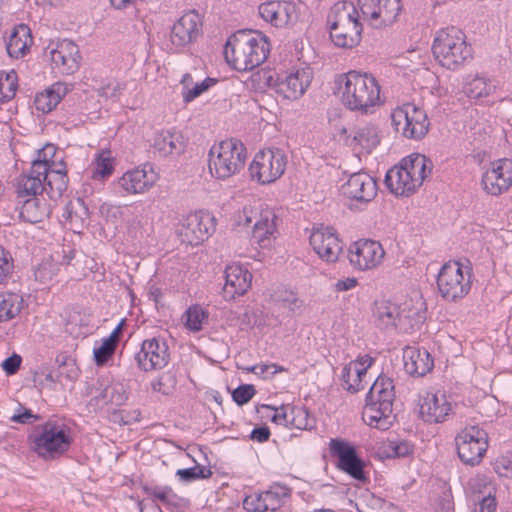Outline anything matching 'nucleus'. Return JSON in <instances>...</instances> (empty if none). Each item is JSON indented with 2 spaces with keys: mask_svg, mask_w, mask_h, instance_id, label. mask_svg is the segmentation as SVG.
<instances>
[{
  "mask_svg": "<svg viewBox=\"0 0 512 512\" xmlns=\"http://www.w3.org/2000/svg\"><path fill=\"white\" fill-rule=\"evenodd\" d=\"M270 52L265 35L254 30H239L226 43L224 56L237 71L252 70L261 65Z\"/></svg>",
  "mask_w": 512,
  "mask_h": 512,
  "instance_id": "1",
  "label": "nucleus"
},
{
  "mask_svg": "<svg viewBox=\"0 0 512 512\" xmlns=\"http://www.w3.org/2000/svg\"><path fill=\"white\" fill-rule=\"evenodd\" d=\"M28 439L31 449L44 460L60 458L73 443L70 427L56 419L35 426Z\"/></svg>",
  "mask_w": 512,
  "mask_h": 512,
  "instance_id": "2",
  "label": "nucleus"
},
{
  "mask_svg": "<svg viewBox=\"0 0 512 512\" xmlns=\"http://www.w3.org/2000/svg\"><path fill=\"white\" fill-rule=\"evenodd\" d=\"M342 78L341 100L349 110L367 114L382 103L380 85L372 75L350 71Z\"/></svg>",
  "mask_w": 512,
  "mask_h": 512,
  "instance_id": "3",
  "label": "nucleus"
},
{
  "mask_svg": "<svg viewBox=\"0 0 512 512\" xmlns=\"http://www.w3.org/2000/svg\"><path fill=\"white\" fill-rule=\"evenodd\" d=\"M394 398L393 380L386 376H379L366 395L363 420L377 429H389L394 418L392 415Z\"/></svg>",
  "mask_w": 512,
  "mask_h": 512,
  "instance_id": "4",
  "label": "nucleus"
},
{
  "mask_svg": "<svg viewBox=\"0 0 512 512\" xmlns=\"http://www.w3.org/2000/svg\"><path fill=\"white\" fill-rule=\"evenodd\" d=\"M330 37L334 44L343 48H352L361 39L362 25L359 14L352 2L335 3L328 15Z\"/></svg>",
  "mask_w": 512,
  "mask_h": 512,
  "instance_id": "5",
  "label": "nucleus"
},
{
  "mask_svg": "<svg viewBox=\"0 0 512 512\" xmlns=\"http://www.w3.org/2000/svg\"><path fill=\"white\" fill-rule=\"evenodd\" d=\"M208 156L211 175L216 179L225 180L244 168L247 150L240 140L231 138L214 144Z\"/></svg>",
  "mask_w": 512,
  "mask_h": 512,
  "instance_id": "6",
  "label": "nucleus"
},
{
  "mask_svg": "<svg viewBox=\"0 0 512 512\" xmlns=\"http://www.w3.org/2000/svg\"><path fill=\"white\" fill-rule=\"evenodd\" d=\"M432 51L441 66L450 70H455L472 56L464 33L454 26L438 32Z\"/></svg>",
  "mask_w": 512,
  "mask_h": 512,
  "instance_id": "7",
  "label": "nucleus"
},
{
  "mask_svg": "<svg viewBox=\"0 0 512 512\" xmlns=\"http://www.w3.org/2000/svg\"><path fill=\"white\" fill-rule=\"evenodd\" d=\"M276 216L269 208H264L262 204L246 206L238 217V223L245 226L253 224L252 240L260 247L265 248L270 245V237L276 230Z\"/></svg>",
  "mask_w": 512,
  "mask_h": 512,
  "instance_id": "8",
  "label": "nucleus"
},
{
  "mask_svg": "<svg viewBox=\"0 0 512 512\" xmlns=\"http://www.w3.org/2000/svg\"><path fill=\"white\" fill-rule=\"evenodd\" d=\"M391 119L395 130L408 139H422L430 126L426 112L412 103L396 108Z\"/></svg>",
  "mask_w": 512,
  "mask_h": 512,
  "instance_id": "9",
  "label": "nucleus"
},
{
  "mask_svg": "<svg viewBox=\"0 0 512 512\" xmlns=\"http://www.w3.org/2000/svg\"><path fill=\"white\" fill-rule=\"evenodd\" d=\"M287 165L286 155L280 149H265L256 153L249 166L252 180L270 184L280 178Z\"/></svg>",
  "mask_w": 512,
  "mask_h": 512,
  "instance_id": "10",
  "label": "nucleus"
},
{
  "mask_svg": "<svg viewBox=\"0 0 512 512\" xmlns=\"http://www.w3.org/2000/svg\"><path fill=\"white\" fill-rule=\"evenodd\" d=\"M440 295L447 301H457L465 297L471 289L470 274L464 275L461 265L449 261L440 269L437 277Z\"/></svg>",
  "mask_w": 512,
  "mask_h": 512,
  "instance_id": "11",
  "label": "nucleus"
},
{
  "mask_svg": "<svg viewBox=\"0 0 512 512\" xmlns=\"http://www.w3.org/2000/svg\"><path fill=\"white\" fill-rule=\"evenodd\" d=\"M460 460L470 466L478 465L488 448V435L478 426L465 427L455 438Z\"/></svg>",
  "mask_w": 512,
  "mask_h": 512,
  "instance_id": "12",
  "label": "nucleus"
},
{
  "mask_svg": "<svg viewBox=\"0 0 512 512\" xmlns=\"http://www.w3.org/2000/svg\"><path fill=\"white\" fill-rule=\"evenodd\" d=\"M481 185L483 190L491 196H499L507 192L512 186V160L502 158L489 161L482 167Z\"/></svg>",
  "mask_w": 512,
  "mask_h": 512,
  "instance_id": "13",
  "label": "nucleus"
},
{
  "mask_svg": "<svg viewBox=\"0 0 512 512\" xmlns=\"http://www.w3.org/2000/svg\"><path fill=\"white\" fill-rule=\"evenodd\" d=\"M215 229V218L207 212L188 215L176 234L181 243L197 246L207 240Z\"/></svg>",
  "mask_w": 512,
  "mask_h": 512,
  "instance_id": "14",
  "label": "nucleus"
},
{
  "mask_svg": "<svg viewBox=\"0 0 512 512\" xmlns=\"http://www.w3.org/2000/svg\"><path fill=\"white\" fill-rule=\"evenodd\" d=\"M329 449L332 456L337 457V467L352 478L365 482L364 461L358 456L355 447L342 439H331Z\"/></svg>",
  "mask_w": 512,
  "mask_h": 512,
  "instance_id": "15",
  "label": "nucleus"
},
{
  "mask_svg": "<svg viewBox=\"0 0 512 512\" xmlns=\"http://www.w3.org/2000/svg\"><path fill=\"white\" fill-rule=\"evenodd\" d=\"M96 395L88 402V408L93 411H105L110 413L111 410L125 404L128 399L127 391L120 382H108L107 380H98Z\"/></svg>",
  "mask_w": 512,
  "mask_h": 512,
  "instance_id": "16",
  "label": "nucleus"
},
{
  "mask_svg": "<svg viewBox=\"0 0 512 512\" xmlns=\"http://www.w3.org/2000/svg\"><path fill=\"white\" fill-rule=\"evenodd\" d=\"M364 20L375 28L391 24L397 18L400 0H358Z\"/></svg>",
  "mask_w": 512,
  "mask_h": 512,
  "instance_id": "17",
  "label": "nucleus"
},
{
  "mask_svg": "<svg viewBox=\"0 0 512 512\" xmlns=\"http://www.w3.org/2000/svg\"><path fill=\"white\" fill-rule=\"evenodd\" d=\"M48 169V160L36 159L28 173H22L16 181L17 199L37 197L45 192L43 175Z\"/></svg>",
  "mask_w": 512,
  "mask_h": 512,
  "instance_id": "18",
  "label": "nucleus"
},
{
  "mask_svg": "<svg viewBox=\"0 0 512 512\" xmlns=\"http://www.w3.org/2000/svg\"><path fill=\"white\" fill-rule=\"evenodd\" d=\"M202 18L195 10L182 15L172 26L170 41L176 47L195 42L202 34Z\"/></svg>",
  "mask_w": 512,
  "mask_h": 512,
  "instance_id": "19",
  "label": "nucleus"
},
{
  "mask_svg": "<svg viewBox=\"0 0 512 512\" xmlns=\"http://www.w3.org/2000/svg\"><path fill=\"white\" fill-rule=\"evenodd\" d=\"M50 55L53 68L61 74L71 75L80 68L82 56L78 45L71 40L58 42Z\"/></svg>",
  "mask_w": 512,
  "mask_h": 512,
  "instance_id": "20",
  "label": "nucleus"
},
{
  "mask_svg": "<svg viewBox=\"0 0 512 512\" xmlns=\"http://www.w3.org/2000/svg\"><path fill=\"white\" fill-rule=\"evenodd\" d=\"M158 180V173L150 163L141 168L125 172L118 180L119 186L127 194H139L149 190Z\"/></svg>",
  "mask_w": 512,
  "mask_h": 512,
  "instance_id": "21",
  "label": "nucleus"
},
{
  "mask_svg": "<svg viewBox=\"0 0 512 512\" xmlns=\"http://www.w3.org/2000/svg\"><path fill=\"white\" fill-rule=\"evenodd\" d=\"M383 256L384 250L379 242L359 240L350 248L349 261L354 267L367 270L377 266Z\"/></svg>",
  "mask_w": 512,
  "mask_h": 512,
  "instance_id": "22",
  "label": "nucleus"
},
{
  "mask_svg": "<svg viewBox=\"0 0 512 512\" xmlns=\"http://www.w3.org/2000/svg\"><path fill=\"white\" fill-rule=\"evenodd\" d=\"M310 244L319 257L326 262H335L342 251L341 242L333 228L321 227L313 230Z\"/></svg>",
  "mask_w": 512,
  "mask_h": 512,
  "instance_id": "23",
  "label": "nucleus"
},
{
  "mask_svg": "<svg viewBox=\"0 0 512 512\" xmlns=\"http://www.w3.org/2000/svg\"><path fill=\"white\" fill-rule=\"evenodd\" d=\"M259 14L271 25L282 28L293 24L298 19L296 5L288 1H269L259 6Z\"/></svg>",
  "mask_w": 512,
  "mask_h": 512,
  "instance_id": "24",
  "label": "nucleus"
},
{
  "mask_svg": "<svg viewBox=\"0 0 512 512\" xmlns=\"http://www.w3.org/2000/svg\"><path fill=\"white\" fill-rule=\"evenodd\" d=\"M342 192L350 199L359 202H370L377 194L375 179L365 172L352 174L342 186Z\"/></svg>",
  "mask_w": 512,
  "mask_h": 512,
  "instance_id": "25",
  "label": "nucleus"
},
{
  "mask_svg": "<svg viewBox=\"0 0 512 512\" xmlns=\"http://www.w3.org/2000/svg\"><path fill=\"white\" fill-rule=\"evenodd\" d=\"M375 323L380 328L399 327L405 328L410 315L404 310L400 311L399 307L390 301H379L375 303L373 312Z\"/></svg>",
  "mask_w": 512,
  "mask_h": 512,
  "instance_id": "26",
  "label": "nucleus"
},
{
  "mask_svg": "<svg viewBox=\"0 0 512 512\" xmlns=\"http://www.w3.org/2000/svg\"><path fill=\"white\" fill-rule=\"evenodd\" d=\"M252 274L243 266L232 264L225 269L224 293L234 298L245 294L251 286Z\"/></svg>",
  "mask_w": 512,
  "mask_h": 512,
  "instance_id": "27",
  "label": "nucleus"
},
{
  "mask_svg": "<svg viewBox=\"0 0 512 512\" xmlns=\"http://www.w3.org/2000/svg\"><path fill=\"white\" fill-rule=\"evenodd\" d=\"M451 409L445 394H427L420 404L419 413L424 421L439 423L446 419Z\"/></svg>",
  "mask_w": 512,
  "mask_h": 512,
  "instance_id": "28",
  "label": "nucleus"
},
{
  "mask_svg": "<svg viewBox=\"0 0 512 512\" xmlns=\"http://www.w3.org/2000/svg\"><path fill=\"white\" fill-rule=\"evenodd\" d=\"M312 81V72L309 68L297 70L289 74L280 84V91L285 98L296 100L300 98Z\"/></svg>",
  "mask_w": 512,
  "mask_h": 512,
  "instance_id": "29",
  "label": "nucleus"
},
{
  "mask_svg": "<svg viewBox=\"0 0 512 512\" xmlns=\"http://www.w3.org/2000/svg\"><path fill=\"white\" fill-rule=\"evenodd\" d=\"M403 360L405 371L412 376H424L433 368V360L427 350L407 347Z\"/></svg>",
  "mask_w": 512,
  "mask_h": 512,
  "instance_id": "30",
  "label": "nucleus"
},
{
  "mask_svg": "<svg viewBox=\"0 0 512 512\" xmlns=\"http://www.w3.org/2000/svg\"><path fill=\"white\" fill-rule=\"evenodd\" d=\"M411 177L402 165L395 166L386 173L385 184L393 194L408 196L418 188Z\"/></svg>",
  "mask_w": 512,
  "mask_h": 512,
  "instance_id": "31",
  "label": "nucleus"
},
{
  "mask_svg": "<svg viewBox=\"0 0 512 512\" xmlns=\"http://www.w3.org/2000/svg\"><path fill=\"white\" fill-rule=\"evenodd\" d=\"M19 210V217L28 223L42 222L50 214V207L38 197H30L24 199H17Z\"/></svg>",
  "mask_w": 512,
  "mask_h": 512,
  "instance_id": "32",
  "label": "nucleus"
},
{
  "mask_svg": "<svg viewBox=\"0 0 512 512\" xmlns=\"http://www.w3.org/2000/svg\"><path fill=\"white\" fill-rule=\"evenodd\" d=\"M347 143L354 149L359 147L371 152L380 143L379 129L371 123L357 126L353 131V136L347 137Z\"/></svg>",
  "mask_w": 512,
  "mask_h": 512,
  "instance_id": "33",
  "label": "nucleus"
},
{
  "mask_svg": "<svg viewBox=\"0 0 512 512\" xmlns=\"http://www.w3.org/2000/svg\"><path fill=\"white\" fill-rule=\"evenodd\" d=\"M32 43L30 28L25 24H19L14 27L6 43L7 53L12 58H21L29 51Z\"/></svg>",
  "mask_w": 512,
  "mask_h": 512,
  "instance_id": "34",
  "label": "nucleus"
},
{
  "mask_svg": "<svg viewBox=\"0 0 512 512\" xmlns=\"http://www.w3.org/2000/svg\"><path fill=\"white\" fill-rule=\"evenodd\" d=\"M62 217L71 231L80 233L89 218V210L82 198H76L66 204Z\"/></svg>",
  "mask_w": 512,
  "mask_h": 512,
  "instance_id": "35",
  "label": "nucleus"
},
{
  "mask_svg": "<svg viewBox=\"0 0 512 512\" xmlns=\"http://www.w3.org/2000/svg\"><path fill=\"white\" fill-rule=\"evenodd\" d=\"M67 92L68 87L64 83L57 82L43 92L37 93L34 99L36 110L43 114L51 112Z\"/></svg>",
  "mask_w": 512,
  "mask_h": 512,
  "instance_id": "36",
  "label": "nucleus"
},
{
  "mask_svg": "<svg viewBox=\"0 0 512 512\" xmlns=\"http://www.w3.org/2000/svg\"><path fill=\"white\" fill-rule=\"evenodd\" d=\"M159 343L156 337L146 339L142 342L140 351L135 359L139 369L144 372L155 371L160 363Z\"/></svg>",
  "mask_w": 512,
  "mask_h": 512,
  "instance_id": "37",
  "label": "nucleus"
},
{
  "mask_svg": "<svg viewBox=\"0 0 512 512\" xmlns=\"http://www.w3.org/2000/svg\"><path fill=\"white\" fill-rule=\"evenodd\" d=\"M401 165L409 172L417 187H420L424 179L431 174L432 162L422 154H412L403 159Z\"/></svg>",
  "mask_w": 512,
  "mask_h": 512,
  "instance_id": "38",
  "label": "nucleus"
},
{
  "mask_svg": "<svg viewBox=\"0 0 512 512\" xmlns=\"http://www.w3.org/2000/svg\"><path fill=\"white\" fill-rule=\"evenodd\" d=\"M114 158L110 150H101L95 155L90 165L91 178L93 180H105L114 172Z\"/></svg>",
  "mask_w": 512,
  "mask_h": 512,
  "instance_id": "39",
  "label": "nucleus"
},
{
  "mask_svg": "<svg viewBox=\"0 0 512 512\" xmlns=\"http://www.w3.org/2000/svg\"><path fill=\"white\" fill-rule=\"evenodd\" d=\"M22 296L11 293H0V322L15 318L23 308Z\"/></svg>",
  "mask_w": 512,
  "mask_h": 512,
  "instance_id": "40",
  "label": "nucleus"
},
{
  "mask_svg": "<svg viewBox=\"0 0 512 512\" xmlns=\"http://www.w3.org/2000/svg\"><path fill=\"white\" fill-rule=\"evenodd\" d=\"M44 184L48 189L45 192L50 198L61 196L62 193L67 189L68 177L61 170H50V163L48 162V169L46 174L43 175Z\"/></svg>",
  "mask_w": 512,
  "mask_h": 512,
  "instance_id": "41",
  "label": "nucleus"
},
{
  "mask_svg": "<svg viewBox=\"0 0 512 512\" xmlns=\"http://www.w3.org/2000/svg\"><path fill=\"white\" fill-rule=\"evenodd\" d=\"M184 150L185 144L180 133L167 132V135H162V156L175 158L180 156Z\"/></svg>",
  "mask_w": 512,
  "mask_h": 512,
  "instance_id": "42",
  "label": "nucleus"
},
{
  "mask_svg": "<svg viewBox=\"0 0 512 512\" xmlns=\"http://www.w3.org/2000/svg\"><path fill=\"white\" fill-rule=\"evenodd\" d=\"M18 88V76L14 70L0 71V102L10 101Z\"/></svg>",
  "mask_w": 512,
  "mask_h": 512,
  "instance_id": "43",
  "label": "nucleus"
},
{
  "mask_svg": "<svg viewBox=\"0 0 512 512\" xmlns=\"http://www.w3.org/2000/svg\"><path fill=\"white\" fill-rule=\"evenodd\" d=\"M57 364V380H62L63 378L74 381L79 376V369L76 365L74 359L70 358L66 354H59L56 357Z\"/></svg>",
  "mask_w": 512,
  "mask_h": 512,
  "instance_id": "44",
  "label": "nucleus"
},
{
  "mask_svg": "<svg viewBox=\"0 0 512 512\" xmlns=\"http://www.w3.org/2000/svg\"><path fill=\"white\" fill-rule=\"evenodd\" d=\"M263 493L267 511H275L281 506L282 500L290 496L291 490L285 485L277 484Z\"/></svg>",
  "mask_w": 512,
  "mask_h": 512,
  "instance_id": "45",
  "label": "nucleus"
},
{
  "mask_svg": "<svg viewBox=\"0 0 512 512\" xmlns=\"http://www.w3.org/2000/svg\"><path fill=\"white\" fill-rule=\"evenodd\" d=\"M412 450L413 446L405 440H388L381 447L382 454L388 458L406 457Z\"/></svg>",
  "mask_w": 512,
  "mask_h": 512,
  "instance_id": "46",
  "label": "nucleus"
},
{
  "mask_svg": "<svg viewBox=\"0 0 512 512\" xmlns=\"http://www.w3.org/2000/svg\"><path fill=\"white\" fill-rule=\"evenodd\" d=\"M289 424L300 430H309L314 426V419L310 417L307 409L293 406L290 408Z\"/></svg>",
  "mask_w": 512,
  "mask_h": 512,
  "instance_id": "47",
  "label": "nucleus"
},
{
  "mask_svg": "<svg viewBox=\"0 0 512 512\" xmlns=\"http://www.w3.org/2000/svg\"><path fill=\"white\" fill-rule=\"evenodd\" d=\"M217 80L215 78L207 77L202 81H198L194 86H191L189 90L182 92L183 100L186 103L193 101L195 98L199 97L202 93L207 91L213 85H215Z\"/></svg>",
  "mask_w": 512,
  "mask_h": 512,
  "instance_id": "48",
  "label": "nucleus"
},
{
  "mask_svg": "<svg viewBox=\"0 0 512 512\" xmlns=\"http://www.w3.org/2000/svg\"><path fill=\"white\" fill-rule=\"evenodd\" d=\"M117 346L110 342L108 339H103L99 347L93 350L94 360L98 366H102L114 355Z\"/></svg>",
  "mask_w": 512,
  "mask_h": 512,
  "instance_id": "49",
  "label": "nucleus"
},
{
  "mask_svg": "<svg viewBox=\"0 0 512 512\" xmlns=\"http://www.w3.org/2000/svg\"><path fill=\"white\" fill-rule=\"evenodd\" d=\"M177 475L181 480L190 482L197 479H206L212 475V471L204 466L196 465L187 469H179Z\"/></svg>",
  "mask_w": 512,
  "mask_h": 512,
  "instance_id": "50",
  "label": "nucleus"
},
{
  "mask_svg": "<svg viewBox=\"0 0 512 512\" xmlns=\"http://www.w3.org/2000/svg\"><path fill=\"white\" fill-rule=\"evenodd\" d=\"M494 87L483 77L474 78L468 86V95L472 98H480L490 94Z\"/></svg>",
  "mask_w": 512,
  "mask_h": 512,
  "instance_id": "51",
  "label": "nucleus"
},
{
  "mask_svg": "<svg viewBox=\"0 0 512 512\" xmlns=\"http://www.w3.org/2000/svg\"><path fill=\"white\" fill-rule=\"evenodd\" d=\"M207 318L206 313L199 307H191L186 312V326L192 331H199L203 321Z\"/></svg>",
  "mask_w": 512,
  "mask_h": 512,
  "instance_id": "52",
  "label": "nucleus"
},
{
  "mask_svg": "<svg viewBox=\"0 0 512 512\" xmlns=\"http://www.w3.org/2000/svg\"><path fill=\"white\" fill-rule=\"evenodd\" d=\"M276 300L291 311L300 310L303 306V301L300 300L294 292L288 290L276 292Z\"/></svg>",
  "mask_w": 512,
  "mask_h": 512,
  "instance_id": "53",
  "label": "nucleus"
},
{
  "mask_svg": "<svg viewBox=\"0 0 512 512\" xmlns=\"http://www.w3.org/2000/svg\"><path fill=\"white\" fill-rule=\"evenodd\" d=\"M256 390L251 384H243L238 386L232 393L233 400L240 406L248 403L255 395Z\"/></svg>",
  "mask_w": 512,
  "mask_h": 512,
  "instance_id": "54",
  "label": "nucleus"
},
{
  "mask_svg": "<svg viewBox=\"0 0 512 512\" xmlns=\"http://www.w3.org/2000/svg\"><path fill=\"white\" fill-rule=\"evenodd\" d=\"M243 507L249 512H266L267 504L264 502V493L247 496L243 501Z\"/></svg>",
  "mask_w": 512,
  "mask_h": 512,
  "instance_id": "55",
  "label": "nucleus"
},
{
  "mask_svg": "<svg viewBox=\"0 0 512 512\" xmlns=\"http://www.w3.org/2000/svg\"><path fill=\"white\" fill-rule=\"evenodd\" d=\"M40 419V415L33 414L30 409L23 407L21 404L16 410V413L10 418L12 422L20 424H32Z\"/></svg>",
  "mask_w": 512,
  "mask_h": 512,
  "instance_id": "56",
  "label": "nucleus"
},
{
  "mask_svg": "<svg viewBox=\"0 0 512 512\" xmlns=\"http://www.w3.org/2000/svg\"><path fill=\"white\" fill-rule=\"evenodd\" d=\"M13 270V259L9 251L0 246V284Z\"/></svg>",
  "mask_w": 512,
  "mask_h": 512,
  "instance_id": "57",
  "label": "nucleus"
},
{
  "mask_svg": "<svg viewBox=\"0 0 512 512\" xmlns=\"http://www.w3.org/2000/svg\"><path fill=\"white\" fill-rule=\"evenodd\" d=\"M354 366L357 367V363H349L345 365L342 369L341 380L342 386L345 390L351 393H356L360 391L359 384L354 385L351 383V377L354 376Z\"/></svg>",
  "mask_w": 512,
  "mask_h": 512,
  "instance_id": "58",
  "label": "nucleus"
},
{
  "mask_svg": "<svg viewBox=\"0 0 512 512\" xmlns=\"http://www.w3.org/2000/svg\"><path fill=\"white\" fill-rule=\"evenodd\" d=\"M494 470L502 477L512 476V460L506 457L498 458L494 463Z\"/></svg>",
  "mask_w": 512,
  "mask_h": 512,
  "instance_id": "59",
  "label": "nucleus"
},
{
  "mask_svg": "<svg viewBox=\"0 0 512 512\" xmlns=\"http://www.w3.org/2000/svg\"><path fill=\"white\" fill-rule=\"evenodd\" d=\"M268 408H271V406H267ZM293 406H281L280 408H274L275 414L272 417V421L278 424H289L290 422V408Z\"/></svg>",
  "mask_w": 512,
  "mask_h": 512,
  "instance_id": "60",
  "label": "nucleus"
},
{
  "mask_svg": "<svg viewBox=\"0 0 512 512\" xmlns=\"http://www.w3.org/2000/svg\"><path fill=\"white\" fill-rule=\"evenodd\" d=\"M21 361L22 359L19 355L13 354L3 361L2 368L8 375L15 374L20 367Z\"/></svg>",
  "mask_w": 512,
  "mask_h": 512,
  "instance_id": "61",
  "label": "nucleus"
},
{
  "mask_svg": "<svg viewBox=\"0 0 512 512\" xmlns=\"http://www.w3.org/2000/svg\"><path fill=\"white\" fill-rule=\"evenodd\" d=\"M111 421L122 425H128L131 423L132 418L124 410H111Z\"/></svg>",
  "mask_w": 512,
  "mask_h": 512,
  "instance_id": "62",
  "label": "nucleus"
},
{
  "mask_svg": "<svg viewBox=\"0 0 512 512\" xmlns=\"http://www.w3.org/2000/svg\"><path fill=\"white\" fill-rule=\"evenodd\" d=\"M250 437L252 440H256L261 443L265 442L270 437V430L266 426L256 427L252 430Z\"/></svg>",
  "mask_w": 512,
  "mask_h": 512,
  "instance_id": "63",
  "label": "nucleus"
},
{
  "mask_svg": "<svg viewBox=\"0 0 512 512\" xmlns=\"http://www.w3.org/2000/svg\"><path fill=\"white\" fill-rule=\"evenodd\" d=\"M155 500L150 503L142 502L140 505V512H160V507L158 506L156 500H160V492L154 493Z\"/></svg>",
  "mask_w": 512,
  "mask_h": 512,
  "instance_id": "64",
  "label": "nucleus"
}]
</instances>
